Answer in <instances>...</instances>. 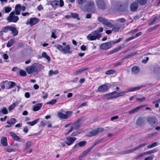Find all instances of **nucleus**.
I'll return each instance as SVG.
<instances>
[{
    "label": "nucleus",
    "mask_w": 160,
    "mask_h": 160,
    "mask_svg": "<svg viewBox=\"0 0 160 160\" xmlns=\"http://www.w3.org/2000/svg\"><path fill=\"white\" fill-rule=\"evenodd\" d=\"M117 21L118 22H124L126 21V20L123 18H118L117 20Z\"/></svg>",
    "instance_id": "nucleus-54"
},
{
    "label": "nucleus",
    "mask_w": 160,
    "mask_h": 160,
    "mask_svg": "<svg viewBox=\"0 0 160 160\" xmlns=\"http://www.w3.org/2000/svg\"><path fill=\"white\" fill-rule=\"evenodd\" d=\"M143 86H140L135 87L129 88L127 89L128 92H129L135 91L140 89Z\"/></svg>",
    "instance_id": "nucleus-24"
},
{
    "label": "nucleus",
    "mask_w": 160,
    "mask_h": 160,
    "mask_svg": "<svg viewBox=\"0 0 160 160\" xmlns=\"http://www.w3.org/2000/svg\"><path fill=\"white\" fill-rule=\"evenodd\" d=\"M158 143L157 142H154L151 144H149L147 146L148 148H151L154 147L158 145Z\"/></svg>",
    "instance_id": "nucleus-41"
},
{
    "label": "nucleus",
    "mask_w": 160,
    "mask_h": 160,
    "mask_svg": "<svg viewBox=\"0 0 160 160\" xmlns=\"http://www.w3.org/2000/svg\"><path fill=\"white\" fill-rule=\"evenodd\" d=\"M138 2L140 5H144L146 4L147 0H137Z\"/></svg>",
    "instance_id": "nucleus-39"
},
{
    "label": "nucleus",
    "mask_w": 160,
    "mask_h": 160,
    "mask_svg": "<svg viewBox=\"0 0 160 160\" xmlns=\"http://www.w3.org/2000/svg\"><path fill=\"white\" fill-rule=\"evenodd\" d=\"M158 151V149H154L152 150L145 152L146 154L147 155L149 154H152L157 152Z\"/></svg>",
    "instance_id": "nucleus-40"
},
{
    "label": "nucleus",
    "mask_w": 160,
    "mask_h": 160,
    "mask_svg": "<svg viewBox=\"0 0 160 160\" xmlns=\"http://www.w3.org/2000/svg\"><path fill=\"white\" fill-rule=\"evenodd\" d=\"M122 63H123L122 61H120L117 63H115L114 64V67H117L118 66L120 65Z\"/></svg>",
    "instance_id": "nucleus-60"
},
{
    "label": "nucleus",
    "mask_w": 160,
    "mask_h": 160,
    "mask_svg": "<svg viewBox=\"0 0 160 160\" xmlns=\"http://www.w3.org/2000/svg\"><path fill=\"white\" fill-rule=\"evenodd\" d=\"M103 28L102 27H101L99 28L98 30H95L94 31H96L98 32V34L100 35V38H101V34L100 33L102 32L103 31Z\"/></svg>",
    "instance_id": "nucleus-53"
},
{
    "label": "nucleus",
    "mask_w": 160,
    "mask_h": 160,
    "mask_svg": "<svg viewBox=\"0 0 160 160\" xmlns=\"http://www.w3.org/2000/svg\"><path fill=\"white\" fill-rule=\"evenodd\" d=\"M138 110H139L138 108V107H137L134 108V109H132V110L129 111L128 112V113L130 114L134 113L135 112H137Z\"/></svg>",
    "instance_id": "nucleus-42"
},
{
    "label": "nucleus",
    "mask_w": 160,
    "mask_h": 160,
    "mask_svg": "<svg viewBox=\"0 0 160 160\" xmlns=\"http://www.w3.org/2000/svg\"><path fill=\"white\" fill-rule=\"evenodd\" d=\"M108 90V87L106 84H103L99 86L98 89V91L100 92H106Z\"/></svg>",
    "instance_id": "nucleus-14"
},
{
    "label": "nucleus",
    "mask_w": 160,
    "mask_h": 160,
    "mask_svg": "<svg viewBox=\"0 0 160 160\" xmlns=\"http://www.w3.org/2000/svg\"><path fill=\"white\" fill-rule=\"evenodd\" d=\"M134 38H135V37H133V36L131 37H129V38L126 39L125 40V42H129V41H130V40H131L133 39H134Z\"/></svg>",
    "instance_id": "nucleus-58"
},
{
    "label": "nucleus",
    "mask_w": 160,
    "mask_h": 160,
    "mask_svg": "<svg viewBox=\"0 0 160 160\" xmlns=\"http://www.w3.org/2000/svg\"><path fill=\"white\" fill-rule=\"evenodd\" d=\"M33 144V142L30 141L27 142L25 144V150H27Z\"/></svg>",
    "instance_id": "nucleus-27"
},
{
    "label": "nucleus",
    "mask_w": 160,
    "mask_h": 160,
    "mask_svg": "<svg viewBox=\"0 0 160 160\" xmlns=\"http://www.w3.org/2000/svg\"><path fill=\"white\" fill-rule=\"evenodd\" d=\"M138 53V52H134L130 53V54H127L125 55L122 59V60H123L125 59H127L130 57H132L134 56V55L137 54Z\"/></svg>",
    "instance_id": "nucleus-26"
},
{
    "label": "nucleus",
    "mask_w": 160,
    "mask_h": 160,
    "mask_svg": "<svg viewBox=\"0 0 160 160\" xmlns=\"http://www.w3.org/2000/svg\"><path fill=\"white\" fill-rule=\"evenodd\" d=\"M97 5L98 8L100 9H104L105 8V5L102 0L96 1Z\"/></svg>",
    "instance_id": "nucleus-16"
},
{
    "label": "nucleus",
    "mask_w": 160,
    "mask_h": 160,
    "mask_svg": "<svg viewBox=\"0 0 160 160\" xmlns=\"http://www.w3.org/2000/svg\"><path fill=\"white\" fill-rule=\"evenodd\" d=\"M40 120V118H37L32 122H27V124L31 126L35 125Z\"/></svg>",
    "instance_id": "nucleus-29"
},
{
    "label": "nucleus",
    "mask_w": 160,
    "mask_h": 160,
    "mask_svg": "<svg viewBox=\"0 0 160 160\" xmlns=\"http://www.w3.org/2000/svg\"><path fill=\"white\" fill-rule=\"evenodd\" d=\"M131 71L132 74H136L139 72V68L138 66H134L132 68Z\"/></svg>",
    "instance_id": "nucleus-19"
},
{
    "label": "nucleus",
    "mask_w": 160,
    "mask_h": 160,
    "mask_svg": "<svg viewBox=\"0 0 160 160\" xmlns=\"http://www.w3.org/2000/svg\"><path fill=\"white\" fill-rule=\"evenodd\" d=\"M144 122V120L142 118H139L137 119L136 124L138 126H140L142 125Z\"/></svg>",
    "instance_id": "nucleus-28"
},
{
    "label": "nucleus",
    "mask_w": 160,
    "mask_h": 160,
    "mask_svg": "<svg viewBox=\"0 0 160 160\" xmlns=\"http://www.w3.org/2000/svg\"><path fill=\"white\" fill-rule=\"evenodd\" d=\"M122 38H120L116 41H112V43L113 44H114L120 42L121 40H122Z\"/></svg>",
    "instance_id": "nucleus-57"
},
{
    "label": "nucleus",
    "mask_w": 160,
    "mask_h": 160,
    "mask_svg": "<svg viewBox=\"0 0 160 160\" xmlns=\"http://www.w3.org/2000/svg\"><path fill=\"white\" fill-rule=\"evenodd\" d=\"M104 129L103 128H98L96 129L90 131L88 133V136L89 137L95 136L97 135L99 132H103Z\"/></svg>",
    "instance_id": "nucleus-9"
},
{
    "label": "nucleus",
    "mask_w": 160,
    "mask_h": 160,
    "mask_svg": "<svg viewBox=\"0 0 160 160\" xmlns=\"http://www.w3.org/2000/svg\"><path fill=\"white\" fill-rule=\"evenodd\" d=\"M138 2H134L132 3L130 6V9L132 11L135 12L138 9Z\"/></svg>",
    "instance_id": "nucleus-18"
},
{
    "label": "nucleus",
    "mask_w": 160,
    "mask_h": 160,
    "mask_svg": "<svg viewBox=\"0 0 160 160\" xmlns=\"http://www.w3.org/2000/svg\"><path fill=\"white\" fill-rule=\"evenodd\" d=\"M20 4H17L15 8V14L17 15H19L20 14L21 11L20 8Z\"/></svg>",
    "instance_id": "nucleus-23"
},
{
    "label": "nucleus",
    "mask_w": 160,
    "mask_h": 160,
    "mask_svg": "<svg viewBox=\"0 0 160 160\" xmlns=\"http://www.w3.org/2000/svg\"><path fill=\"white\" fill-rule=\"evenodd\" d=\"M94 2H90L88 3L87 7H92L94 6Z\"/></svg>",
    "instance_id": "nucleus-55"
},
{
    "label": "nucleus",
    "mask_w": 160,
    "mask_h": 160,
    "mask_svg": "<svg viewBox=\"0 0 160 160\" xmlns=\"http://www.w3.org/2000/svg\"><path fill=\"white\" fill-rule=\"evenodd\" d=\"M91 150V149L90 148H88V149H87L86 150H85L82 153V155L79 157V158L80 159V160H81L80 158L83 156H85L87 154L90 152Z\"/></svg>",
    "instance_id": "nucleus-34"
},
{
    "label": "nucleus",
    "mask_w": 160,
    "mask_h": 160,
    "mask_svg": "<svg viewBox=\"0 0 160 160\" xmlns=\"http://www.w3.org/2000/svg\"><path fill=\"white\" fill-rule=\"evenodd\" d=\"M15 12L13 11L11 12L9 16L7 18V20L9 22H12L16 23L19 20V17L15 15Z\"/></svg>",
    "instance_id": "nucleus-5"
},
{
    "label": "nucleus",
    "mask_w": 160,
    "mask_h": 160,
    "mask_svg": "<svg viewBox=\"0 0 160 160\" xmlns=\"http://www.w3.org/2000/svg\"><path fill=\"white\" fill-rule=\"evenodd\" d=\"M50 4L53 7H56L59 6L61 7H62L64 5V2L62 0H54L52 1L50 3Z\"/></svg>",
    "instance_id": "nucleus-11"
},
{
    "label": "nucleus",
    "mask_w": 160,
    "mask_h": 160,
    "mask_svg": "<svg viewBox=\"0 0 160 160\" xmlns=\"http://www.w3.org/2000/svg\"><path fill=\"white\" fill-rule=\"evenodd\" d=\"M19 74L22 76H26L27 75V73L26 72L22 70H20L19 71Z\"/></svg>",
    "instance_id": "nucleus-48"
},
{
    "label": "nucleus",
    "mask_w": 160,
    "mask_h": 160,
    "mask_svg": "<svg viewBox=\"0 0 160 160\" xmlns=\"http://www.w3.org/2000/svg\"><path fill=\"white\" fill-rule=\"evenodd\" d=\"M112 41L103 43L100 45V48L103 50H106L110 48L112 46Z\"/></svg>",
    "instance_id": "nucleus-10"
},
{
    "label": "nucleus",
    "mask_w": 160,
    "mask_h": 160,
    "mask_svg": "<svg viewBox=\"0 0 160 160\" xmlns=\"http://www.w3.org/2000/svg\"><path fill=\"white\" fill-rule=\"evenodd\" d=\"M1 144L4 146H6L8 145L7 139L6 137H3L2 138L1 140Z\"/></svg>",
    "instance_id": "nucleus-22"
},
{
    "label": "nucleus",
    "mask_w": 160,
    "mask_h": 160,
    "mask_svg": "<svg viewBox=\"0 0 160 160\" xmlns=\"http://www.w3.org/2000/svg\"><path fill=\"white\" fill-rule=\"evenodd\" d=\"M5 151L8 152H12L14 151L13 149L10 148H6L5 149Z\"/></svg>",
    "instance_id": "nucleus-56"
},
{
    "label": "nucleus",
    "mask_w": 160,
    "mask_h": 160,
    "mask_svg": "<svg viewBox=\"0 0 160 160\" xmlns=\"http://www.w3.org/2000/svg\"><path fill=\"white\" fill-rule=\"evenodd\" d=\"M72 112L71 111H67L66 112V114H64L60 112H59L58 113V117L59 118L62 119H66L68 118L72 114Z\"/></svg>",
    "instance_id": "nucleus-8"
},
{
    "label": "nucleus",
    "mask_w": 160,
    "mask_h": 160,
    "mask_svg": "<svg viewBox=\"0 0 160 160\" xmlns=\"http://www.w3.org/2000/svg\"><path fill=\"white\" fill-rule=\"evenodd\" d=\"M56 32V30L55 29H52V35L51 36V37L52 38H53L54 39H55L57 38V37L55 35V33Z\"/></svg>",
    "instance_id": "nucleus-50"
},
{
    "label": "nucleus",
    "mask_w": 160,
    "mask_h": 160,
    "mask_svg": "<svg viewBox=\"0 0 160 160\" xmlns=\"http://www.w3.org/2000/svg\"><path fill=\"white\" fill-rule=\"evenodd\" d=\"M147 145V143H142L138 145L136 147L131 148L130 149L127 150L126 151H123L122 154H127L129 153H132L135 151L139 149L140 148L144 147V146H146Z\"/></svg>",
    "instance_id": "nucleus-6"
},
{
    "label": "nucleus",
    "mask_w": 160,
    "mask_h": 160,
    "mask_svg": "<svg viewBox=\"0 0 160 160\" xmlns=\"http://www.w3.org/2000/svg\"><path fill=\"white\" fill-rule=\"evenodd\" d=\"M16 122V120L15 118H12L10 120H8L7 123L9 124H14Z\"/></svg>",
    "instance_id": "nucleus-32"
},
{
    "label": "nucleus",
    "mask_w": 160,
    "mask_h": 160,
    "mask_svg": "<svg viewBox=\"0 0 160 160\" xmlns=\"http://www.w3.org/2000/svg\"><path fill=\"white\" fill-rule=\"evenodd\" d=\"M10 26H7L3 28L2 30L5 33L7 32L8 30H10Z\"/></svg>",
    "instance_id": "nucleus-47"
},
{
    "label": "nucleus",
    "mask_w": 160,
    "mask_h": 160,
    "mask_svg": "<svg viewBox=\"0 0 160 160\" xmlns=\"http://www.w3.org/2000/svg\"><path fill=\"white\" fill-rule=\"evenodd\" d=\"M57 100L56 99H53L50 102H47V104H50V105H53L55 103L57 102Z\"/></svg>",
    "instance_id": "nucleus-51"
},
{
    "label": "nucleus",
    "mask_w": 160,
    "mask_h": 160,
    "mask_svg": "<svg viewBox=\"0 0 160 160\" xmlns=\"http://www.w3.org/2000/svg\"><path fill=\"white\" fill-rule=\"evenodd\" d=\"M115 70L114 69L109 70L105 72V74L107 75H110L112 74L115 72Z\"/></svg>",
    "instance_id": "nucleus-46"
},
{
    "label": "nucleus",
    "mask_w": 160,
    "mask_h": 160,
    "mask_svg": "<svg viewBox=\"0 0 160 160\" xmlns=\"http://www.w3.org/2000/svg\"><path fill=\"white\" fill-rule=\"evenodd\" d=\"M77 2L78 4H82L86 2L85 0H77Z\"/></svg>",
    "instance_id": "nucleus-59"
},
{
    "label": "nucleus",
    "mask_w": 160,
    "mask_h": 160,
    "mask_svg": "<svg viewBox=\"0 0 160 160\" xmlns=\"http://www.w3.org/2000/svg\"><path fill=\"white\" fill-rule=\"evenodd\" d=\"M14 40L13 38H11L9 40L7 44V47L9 48L11 47L14 43Z\"/></svg>",
    "instance_id": "nucleus-30"
},
{
    "label": "nucleus",
    "mask_w": 160,
    "mask_h": 160,
    "mask_svg": "<svg viewBox=\"0 0 160 160\" xmlns=\"http://www.w3.org/2000/svg\"><path fill=\"white\" fill-rule=\"evenodd\" d=\"M37 9L38 10L40 11L43 9V7L42 5L40 4L38 7Z\"/></svg>",
    "instance_id": "nucleus-61"
},
{
    "label": "nucleus",
    "mask_w": 160,
    "mask_h": 160,
    "mask_svg": "<svg viewBox=\"0 0 160 160\" xmlns=\"http://www.w3.org/2000/svg\"><path fill=\"white\" fill-rule=\"evenodd\" d=\"M153 158L152 157H148L146 158L144 160H152Z\"/></svg>",
    "instance_id": "nucleus-64"
},
{
    "label": "nucleus",
    "mask_w": 160,
    "mask_h": 160,
    "mask_svg": "<svg viewBox=\"0 0 160 160\" xmlns=\"http://www.w3.org/2000/svg\"><path fill=\"white\" fill-rule=\"evenodd\" d=\"M98 20L104 25L108 27H112L113 26V25L104 18L99 17L98 18Z\"/></svg>",
    "instance_id": "nucleus-7"
},
{
    "label": "nucleus",
    "mask_w": 160,
    "mask_h": 160,
    "mask_svg": "<svg viewBox=\"0 0 160 160\" xmlns=\"http://www.w3.org/2000/svg\"><path fill=\"white\" fill-rule=\"evenodd\" d=\"M112 27H113L112 29V30L113 31L117 32L119 31L120 28V27L119 26H113Z\"/></svg>",
    "instance_id": "nucleus-49"
},
{
    "label": "nucleus",
    "mask_w": 160,
    "mask_h": 160,
    "mask_svg": "<svg viewBox=\"0 0 160 160\" xmlns=\"http://www.w3.org/2000/svg\"><path fill=\"white\" fill-rule=\"evenodd\" d=\"M84 118L83 116L79 118L73 124V125L75 129L79 128L81 125V123H79L80 121L82 120Z\"/></svg>",
    "instance_id": "nucleus-13"
},
{
    "label": "nucleus",
    "mask_w": 160,
    "mask_h": 160,
    "mask_svg": "<svg viewBox=\"0 0 160 160\" xmlns=\"http://www.w3.org/2000/svg\"><path fill=\"white\" fill-rule=\"evenodd\" d=\"M2 113H3L4 114H6L8 113V111L6 108L4 107L0 109V115H1Z\"/></svg>",
    "instance_id": "nucleus-33"
},
{
    "label": "nucleus",
    "mask_w": 160,
    "mask_h": 160,
    "mask_svg": "<svg viewBox=\"0 0 160 160\" xmlns=\"http://www.w3.org/2000/svg\"><path fill=\"white\" fill-rule=\"evenodd\" d=\"M101 142V140H98L96 141L95 142H94V143L93 145H92L90 148L92 150L93 148H94L95 146L97 145V144L100 143Z\"/></svg>",
    "instance_id": "nucleus-44"
},
{
    "label": "nucleus",
    "mask_w": 160,
    "mask_h": 160,
    "mask_svg": "<svg viewBox=\"0 0 160 160\" xmlns=\"http://www.w3.org/2000/svg\"><path fill=\"white\" fill-rule=\"evenodd\" d=\"M86 143L87 142L85 141H84L80 142H79L77 143V144L78 145V146H79V147H82L85 146Z\"/></svg>",
    "instance_id": "nucleus-43"
},
{
    "label": "nucleus",
    "mask_w": 160,
    "mask_h": 160,
    "mask_svg": "<svg viewBox=\"0 0 160 160\" xmlns=\"http://www.w3.org/2000/svg\"><path fill=\"white\" fill-rule=\"evenodd\" d=\"M42 103H38L36 105L33 106L32 110L34 112L40 110L42 106Z\"/></svg>",
    "instance_id": "nucleus-20"
},
{
    "label": "nucleus",
    "mask_w": 160,
    "mask_h": 160,
    "mask_svg": "<svg viewBox=\"0 0 160 160\" xmlns=\"http://www.w3.org/2000/svg\"><path fill=\"white\" fill-rule=\"evenodd\" d=\"M18 104V101L15 102L13 103L12 105L10 106L8 108L9 110L11 111Z\"/></svg>",
    "instance_id": "nucleus-31"
},
{
    "label": "nucleus",
    "mask_w": 160,
    "mask_h": 160,
    "mask_svg": "<svg viewBox=\"0 0 160 160\" xmlns=\"http://www.w3.org/2000/svg\"><path fill=\"white\" fill-rule=\"evenodd\" d=\"M58 73V71L57 70H56L55 71H53L52 70H50L49 72V76H51L54 75H56Z\"/></svg>",
    "instance_id": "nucleus-35"
},
{
    "label": "nucleus",
    "mask_w": 160,
    "mask_h": 160,
    "mask_svg": "<svg viewBox=\"0 0 160 160\" xmlns=\"http://www.w3.org/2000/svg\"><path fill=\"white\" fill-rule=\"evenodd\" d=\"M12 10L11 8L10 7H6L5 8V13H8L11 11Z\"/></svg>",
    "instance_id": "nucleus-52"
},
{
    "label": "nucleus",
    "mask_w": 160,
    "mask_h": 160,
    "mask_svg": "<svg viewBox=\"0 0 160 160\" xmlns=\"http://www.w3.org/2000/svg\"><path fill=\"white\" fill-rule=\"evenodd\" d=\"M41 69L40 65L38 63H34L32 65L27 67L25 70L29 74L33 73L37 74Z\"/></svg>",
    "instance_id": "nucleus-1"
},
{
    "label": "nucleus",
    "mask_w": 160,
    "mask_h": 160,
    "mask_svg": "<svg viewBox=\"0 0 160 160\" xmlns=\"http://www.w3.org/2000/svg\"><path fill=\"white\" fill-rule=\"evenodd\" d=\"M3 83H5L7 86V87L8 89L12 88L16 85V83L12 81H4Z\"/></svg>",
    "instance_id": "nucleus-17"
},
{
    "label": "nucleus",
    "mask_w": 160,
    "mask_h": 160,
    "mask_svg": "<svg viewBox=\"0 0 160 160\" xmlns=\"http://www.w3.org/2000/svg\"><path fill=\"white\" fill-rule=\"evenodd\" d=\"M42 57L45 58L49 62L50 60V57L47 54L46 52H43L42 53Z\"/></svg>",
    "instance_id": "nucleus-36"
},
{
    "label": "nucleus",
    "mask_w": 160,
    "mask_h": 160,
    "mask_svg": "<svg viewBox=\"0 0 160 160\" xmlns=\"http://www.w3.org/2000/svg\"><path fill=\"white\" fill-rule=\"evenodd\" d=\"M145 155H146V154L145 152L142 153H139L135 157V158L136 159H138Z\"/></svg>",
    "instance_id": "nucleus-45"
},
{
    "label": "nucleus",
    "mask_w": 160,
    "mask_h": 160,
    "mask_svg": "<svg viewBox=\"0 0 160 160\" xmlns=\"http://www.w3.org/2000/svg\"><path fill=\"white\" fill-rule=\"evenodd\" d=\"M118 118V116H115L113 117H112L111 118V121H113L114 120H116Z\"/></svg>",
    "instance_id": "nucleus-62"
},
{
    "label": "nucleus",
    "mask_w": 160,
    "mask_h": 160,
    "mask_svg": "<svg viewBox=\"0 0 160 160\" xmlns=\"http://www.w3.org/2000/svg\"><path fill=\"white\" fill-rule=\"evenodd\" d=\"M10 135L12 137L13 139L16 136V135H17L15 133L12 132H10Z\"/></svg>",
    "instance_id": "nucleus-63"
},
{
    "label": "nucleus",
    "mask_w": 160,
    "mask_h": 160,
    "mask_svg": "<svg viewBox=\"0 0 160 160\" xmlns=\"http://www.w3.org/2000/svg\"><path fill=\"white\" fill-rule=\"evenodd\" d=\"M128 90L126 89L125 91L118 93L116 95V97L118 98L124 95L126 93L128 92Z\"/></svg>",
    "instance_id": "nucleus-37"
},
{
    "label": "nucleus",
    "mask_w": 160,
    "mask_h": 160,
    "mask_svg": "<svg viewBox=\"0 0 160 160\" xmlns=\"http://www.w3.org/2000/svg\"><path fill=\"white\" fill-rule=\"evenodd\" d=\"M38 22V20L37 18H32L29 20L27 21L26 24H30L32 26L36 24Z\"/></svg>",
    "instance_id": "nucleus-15"
},
{
    "label": "nucleus",
    "mask_w": 160,
    "mask_h": 160,
    "mask_svg": "<svg viewBox=\"0 0 160 160\" xmlns=\"http://www.w3.org/2000/svg\"><path fill=\"white\" fill-rule=\"evenodd\" d=\"M76 140V138L69 137L66 139L65 143L68 146H70Z\"/></svg>",
    "instance_id": "nucleus-12"
},
{
    "label": "nucleus",
    "mask_w": 160,
    "mask_h": 160,
    "mask_svg": "<svg viewBox=\"0 0 160 160\" xmlns=\"http://www.w3.org/2000/svg\"><path fill=\"white\" fill-rule=\"evenodd\" d=\"M88 69V68H87L80 69L74 72H73V74L74 75H77L84 72L85 71L87 70Z\"/></svg>",
    "instance_id": "nucleus-21"
},
{
    "label": "nucleus",
    "mask_w": 160,
    "mask_h": 160,
    "mask_svg": "<svg viewBox=\"0 0 160 160\" xmlns=\"http://www.w3.org/2000/svg\"><path fill=\"white\" fill-rule=\"evenodd\" d=\"M55 46L63 54L71 53V52L70 51V47L69 45L66 46L65 47H63L60 45H57Z\"/></svg>",
    "instance_id": "nucleus-4"
},
{
    "label": "nucleus",
    "mask_w": 160,
    "mask_h": 160,
    "mask_svg": "<svg viewBox=\"0 0 160 160\" xmlns=\"http://www.w3.org/2000/svg\"><path fill=\"white\" fill-rule=\"evenodd\" d=\"M71 18L77 19L78 20H80V18L79 17V15L77 13H71Z\"/></svg>",
    "instance_id": "nucleus-38"
},
{
    "label": "nucleus",
    "mask_w": 160,
    "mask_h": 160,
    "mask_svg": "<svg viewBox=\"0 0 160 160\" xmlns=\"http://www.w3.org/2000/svg\"><path fill=\"white\" fill-rule=\"evenodd\" d=\"M146 121L150 126L153 127H155L158 123V119L154 116L147 117Z\"/></svg>",
    "instance_id": "nucleus-2"
},
{
    "label": "nucleus",
    "mask_w": 160,
    "mask_h": 160,
    "mask_svg": "<svg viewBox=\"0 0 160 160\" xmlns=\"http://www.w3.org/2000/svg\"><path fill=\"white\" fill-rule=\"evenodd\" d=\"M87 38L89 41H94L96 39L99 40L100 35L96 31H93L89 34L87 36Z\"/></svg>",
    "instance_id": "nucleus-3"
},
{
    "label": "nucleus",
    "mask_w": 160,
    "mask_h": 160,
    "mask_svg": "<svg viewBox=\"0 0 160 160\" xmlns=\"http://www.w3.org/2000/svg\"><path fill=\"white\" fill-rule=\"evenodd\" d=\"M10 31H12V33L13 34L14 36H15L18 34V30L14 27L10 26Z\"/></svg>",
    "instance_id": "nucleus-25"
}]
</instances>
